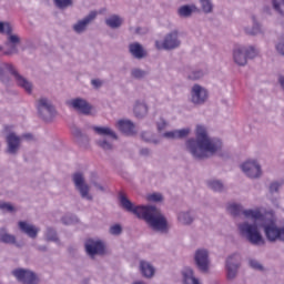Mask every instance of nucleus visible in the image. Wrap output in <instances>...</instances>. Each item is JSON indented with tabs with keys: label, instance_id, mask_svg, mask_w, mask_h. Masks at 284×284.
<instances>
[{
	"label": "nucleus",
	"instance_id": "f257e3e1",
	"mask_svg": "<svg viewBox=\"0 0 284 284\" xmlns=\"http://www.w3.org/2000/svg\"><path fill=\"white\" fill-rule=\"evenodd\" d=\"M119 201L122 210L145 221L153 232L170 234V222H168V217L163 214L161 209L155 205H134L123 193H119Z\"/></svg>",
	"mask_w": 284,
	"mask_h": 284
},
{
	"label": "nucleus",
	"instance_id": "f03ea898",
	"mask_svg": "<svg viewBox=\"0 0 284 284\" xmlns=\"http://www.w3.org/2000/svg\"><path fill=\"white\" fill-rule=\"evenodd\" d=\"M186 152L195 161H206L212 159L216 152L223 148V142L219 139L210 138L207 129L204 125L197 124L195 129V138H190L185 141Z\"/></svg>",
	"mask_w": 284,
	"mask_h": 284
},
{
	"label": "nucleus",
	"instance_id": "7ed1b4c3",
	"mask_svg": "<svg viewBox=\"0 0 284 284\" xmlns=\"http://www.w3.org/2000/svg\"><path fill=\"white\" fill-rule=\"evenodd\" d=\"M237 229L241 236L248 241L251 245H255L257 247L265 245V237H263V234L258 229V224L243 222L237 225Z\"/></svg>",
	"mask_w": 284,
	"mask_h": 284
},
{
	"label": "nucleus",
	"instance_id": "20e7f679",
	"mask_svg": "<svg viewBox=\"0 0 284 284\" xmlns=\"http://www.w3.org/2000/svg\"><path fill=\"white\" fill-rule=\"evenodd\" d=\"M0 34H7V41L4 45L9 48L4 51V54H19V45H21V38L12 33V24L10 22H0Z\"/></svg>",
	"mask_w": 284,
	"mask_h": 284
},
{
	"label": "nucleus",
	"instance_id": "39448f33",
	"mask_svg": "<svg viewBox=\"0 0 284 284\" xmlns=\"http://www.w3.org/2000/svg\"><path fill=\"white\" fill-rule=\"evenodd\" d=\"M72 183L79 192L81 199H84V201H94V195L90 193L91 186L88 184V181L85 180V174L81 171H78L71 175Z\"/></svg>",
	"mask_w": 284,
	"mask_h": 284
},
{
	"label": "nucleus",
	"instance_id": "423d86ee",
	"mask_svg": "<svg viewBox=\"0 0 284 284\" xmlns=\"http://www.w3.org/2000/svg\"><path fill=\"white\" fill-rule=\"evenodd\" d=\"M181 31L179 29H174L166 33L163 38V41H155V47L158 50H176L181 45Z\"/></svg>",
	"mask_w": 284,
	"mask_h": 284
},
{
	"label": "nucleus",
	"instance_id": "0eeeda50",
	"mask_svg": "<svg viewBox=\"0 0 284 284\" xmlns=\"http://www.w3.org/2000/svg\"><path fill=\"white\" fill-rule=\"evenodd\" d=\"M38 116L42 121H52L57 116V109L48 98H40L37 102Z\"/></svg>",
	"mask_w": 284,
	"mask_h": 284
},
{
	"label": "nucleus",
	"instance_id": "6e6552de",
	"mask_svg": "<svg viewBox=\"0 0 284 284\" xmlns=\"http://www.w3.org/2000/svg\"><path fill=\"white\" fill-rule=\"evenodd\" d=\"M12 276H14L16 281L18 283H23V284H39V275L34 273L32 270L29 268H14L11 271Z\"/></svg>",
	"mask_w": 284,
	"mask_h": 284
},
{
	"label": "nucleus",
	"instance_id": "1a4fd4ad",
	"mask_svg": "<svg viewBox=\"0 0 284 284\" xmlns=\"http://www.w3.org/2000/svg\"><path fill=\"white\" fill-rule=\"evenodd\" d=\"M193 261L199 272H202V274L210 272V251L207 248H197L194 253Z\"/></svg>",
	"mask_w": 284,
	"mask_h": 284
},
{
	"label": "nucleus",
	"instance_id": "9d476101",
	"mask_svg": "<svg viewBox=\"0 0 284 284\" xmlns=\"http://www.w3.org/2000/svg\"><path fill=\"white\" fill-rule=\"evenodd\" d=\"M84 250L90 258L103 256L105 254V244L101 240L88 239L84 242Z\"/></svg>",
	"mask_w": 284,
	"mask_h": 284
},
{
	"label": "nucleus",
	"instance_id": "9b49d317",
	"mask_svg": "<svg viewBox=\"0 0 284 284\" xmlns=\"http://www.w3.org/2000/svg\"><path fill=\"white\" fill-rule=\"evenodd\" d=\"M190 94V101L193 103V105H205V103H207V99L210 98L207 89L201 84H193Z\"/></svg>",
	"mask_w": 284,
	"mask_h": 284
},
{
	"label": "nucleus",
	"instance_id": "f8f14e48",
	"mask_svg": "<svg viewBox=\"0 0 284 284\" xmlns=\"http://www.w3.org/2000/svg\"><path fill=\"white\" fill-rule=\"evenodd\" d=\"M6 143H7V148H6V154H9V156H17V154H19V152H21V136L18 135L14 132H9L6 135Z\"/></svg>",
	"mask_w": 284,
	"mask_h": 284
},
{
	"label": "nucleus",
	"instance_id": "ddd939ff",
	"mask_svg": "<svg viewBox=\"0 0 284 284\" xmlns=\"http://www.w3.org/2000/svg\"><path fill=\"white\" fill-rule=\"evenodd\" d=\"M65 105L88 116L92 112V105L83 98H73L65 101Z\"/></svg>",
	"mask_w": 284,
	"mask_h": 284
},
{
	"label": "nucleus",
	"instance_id": "4468645a",
	"mask_svg": "<svg viewBox=\"0 0 284 284\" xmlns=\"http://www.w3.org/2000/svg\"><path fill=\"white\" fill-rule=\"evenodd\" d=\"M241 170L248 179H261L263 176V169L255 160L244 162L241 165Z\"/></svg>",
	"mask_w": 284,
	"mask_h": 284
},
{
	"label": "nucleus",
	"instance_id": "2eb2a0df",
	"mask_svg": "<svg viewBox=\"0 0 284 284\" xmlns=\"http://www.w3.org/2000/svg\"><path fill=\"white\" fill-rule=\"evenodd\" d=\"M97 19V11L89 12L83 19L79 20L75 24H73V30L77 34H83L85 30H88V26L92 23Z\"/></svg>",
	"mask_w": 284,
	"mask_h": 284
},
{
	"label": "nucleus",
	"instance_id": "dca6fc26",
	"mask_svg": "<svg viewBox=\"0 0 284 284\" xmlns=\"http://www.w3.org/2000/svg\"><path fill=\"white\" fill-rule=\"evenodd\" d=\"M252 27L246 26L244 27V32L248 37H256L258 34H263V24L258 21L255 14L251 16Z\"/></svg>",
	"mask_w": 284,
	"mask_h": 284
},
{
	"label": "nucleus",
	"instance_id": "f3484780",
	"mask_svg": "<svg viewBox=\"0 0 284 284\" xmlns=\"http://www.w3.org/2000/svg\"><path fill=\"white\" fill-rule=\"evenodd\" d=\"M192 130L190 128L174 130V131H168L163 133L164 139H169L171 141H176L181 139H187L191 134Z\"/></svg>",
	"mask_w": 284,
	"mask_h": 284
},
{
	"label": "nucleus",
	"instance_id": "a211bd4d",
	"mask_svg": "<svg viewBox=\"0 0 284 284\" xmlns=\"http://www.w3.org/2000/svg\"><path fill=\"white\" fill-rule=\"evenodd\" d=\"M12 77L19 88H22L28 94H32V82L23 77L19 71H12Z\"/></svg>",
	"mask_w": 284,
	"mask_h": 284
},
{
	"label": "nucleus",
	"instance_id": "6ab92c4d",
	"mask_svg": "<svg viewBox=\"0 0 284 284\" xmlns=\"http://www.w3.org/2000/svg\"><path fill=\"white\" fill-rule=\"evenodd\" d=\"M19 230L22 232V234H26L29 236V239H37L39 236V227H37L34 224H30L26 221H20L18 223Z\"/></svg>",
	"mask_w": 284,
	"mask_h": 284
},
{
	"label": "nucleus",
	"instance_id": "aec40b11",
	"mask_svg": "<svg viewBox=\"0 0 284 284\" xmlns=\"http://www.w3.org/2000/svg\"><path fill=\"white\" fill-rule=\"evenodd\" d=\"M129 52L133 59H145L148 57V51L143 48V45L139 42H132L129 44Z\"/></svg>",
	"mask_w": 284,
	"mask_h": 284
},
{
	"label": "nucleus",
	"instance_id": "412c9836",
	"mask_svg": "<svg viewBox=\"0 0 284 284\" xmlns=\"http://www.w3.org/2000/svg\"><path fill=\"white\" fill-rule=\"evenodd\" d=\"M0 243H3L4 245H14L16 247H21V244L17 242V236L10 234L6 227H0Z\"/></svg>",
	"mask_w": 284,
	"mask_h": 284
},
{
	"label": "nucleus",
	"instance_id": "4be33fe9",
	"mask_svg": "<svg viewBox=\"0 0 284 284\" xmlns=\"http://www.w3.org/2000/svg\"><path fill=\"white\" fill-rule=\"evenodd\" d=\"M92 130L95 134H99V136H103V139L119 141V135H116V132H114L110 126H92Z\"/></svg>",
	"mask_w": 284,
	"mask_h": 284
},
{
	"label": "nucleus",
	"instance_id": "5701e85b",
	"mask_svg": "<svg viewBox=\"0 0 284 284\" xmlns=\"http://www.w3.org/2000/svg\"><path fill=\"white\" fill-rule=\"evenodd\" d=\"M233 60L236 65L245 67L247 65V55L245 54V47H236L233 50Z\"/></svg>",
	"mask_w": 284,
	"mask_h": 284
},
{
	"label": "nucleus",
	"instance_id": "b1692460",
	"mask_svg": "<svg viewBox=\"0 0 284 284\" xmlns=\"http://www.w3.org/2000/svg\"><path fill=\"white\" fill-rule=\"evenodd\" d=\"M72 134L74 139L77 140V143L80 145V148L88 149L90 148V136L88 134L81 132V129L73 128Z\"/></svg>",
	"mask_w": 284,
	"mask_h": 284
},
{
	"label": "nucleus",
	"instance_id": "393cba45",
	"mask_svg": "<svg viewBox=\"0 0 284 284\" xmlns=\"http://www.w3.org/2000/svg\"><path fill=\"white\" fill-rule=\"evenodd\" d=\"M17 69H14V65L8 62H2L0 63V81L2 83H10V77L8 75L7 72H10L12 75V72H16Z\"/></svg>",
	"mask_w": 284,
	"mask_h": 284
},
{
	"label": "nucleus",
	"instance_id": "a878e982",
	"mask_svg": "<svg viewBox=\"0 0 284 284\" xmlns=\"http://www.w3.org/2000/svg\"><path fill=\"white\" fill-rule=\"evenodd\" d=\"M139 267L144 278H154V274H156V268H154V266L150 262L142 260L140 261Z\"/></svg>",
	"mask_w": 284,
	"mask_h": 284
},
{
	"label": "nucleus",
	"instance_id": "bb28decb",
	"mask_svg": "<svg viewBox=\"0 0 284 284\" xmlns=\"http://www.w3.org/2000/svg\"><path fill=\"white\" fill-rule=\"evenodd\" d=\"M194 13L199 14V7L196 4H184L178 9L179 17L183 19H190Z\"/></svg>",
	"mask_w": 284,
	"mask_h": 284
},
{
	"label": "nucleus",
	"instance_id": "cd10ccee",
	"mask_svg": "<svg viewBox=\"0 0 284 284\" xmlns=\"http://www.w3.org/2000/svg\"><path fill=\"white\" fill-rule=\"evenodd\" d=\"M148 104L145 101L136 100L133 106V114L136 119H145L148 116Z\"/></svg>",
	"mask_w": 284,
	"mask_h": 284
},
{
	"label": "nucleus",
	"instance_id": "c85d7f7f",
	"mask_svg": "<svg viewBox=\"0 0 284 284\" xmlns=\"http://www.w3.org/2000/svg\"><path fill=\"white\" fill-rule=\"evenodd\" d=\"M104 22L108 28H111L112 30H119V28L123 26V18H121L119 14H112L106 18Z\"/></svg>",
	"mask_w": 284,
	"mask_h": 284
},
{
	"label": "nucleus",
	"instance_id": "c756f323",
	"mask_svg": "<svg viewBox=\"0 0 284 284\" xmlns=\"http://www.w3.org/2000/svg\"><path fill=\"white\" fill-rule=\"evenodd\" d=\"M118 129L123 134H134V123L130 120H120L118 121Z\"/></svg>",
	"mask_w": 284,
	"mask_h": 284
},
{
	"label": "nucleus",
	"instance_id": "7c9ffc66",
	"mask_svg": "<svg viewBox=\"0 0 284 284\" xmlns=\"http://www.w3.org/2000/svg\"><path fill=\"white\" fill-rule=\"evenodd\" d=\"M199 14H212L214 12V2L212 0H199Z\"/></svg>",
	"mask_w": 284,
	"mask_h": 284
},
{
	"label": "nucleus",
	"instance_id": "2f4dec72",
	"mask_svg": "<svg viewBox=\"0 0 284 284\" xmlns=\"http://www.w3.org/2000/svg\"><path fill=\"white\" fill-rule=\"evenodd\" d=\"M111 138H102L100 140H97L98 148H101L104 152H112L114 150V143Z\"/></svg>",
	"mask_w": 284,
	"mask_h": 284
},
{
	"label": "nucleus",
	"instance_id": "473e14b6",
	"mask_svg": "<svg viewBox=\"0 0 284 284\" xmlns=\"http://www.w3.org/2000/svg\"><path fill=\"white\" fill-rule=\"evenodd\" d=\"M206 185L209 190L213 192L223 193L225 191V184L221 180H209L206 181Z\"/></svg>",
	"mask_w": 284,
	"mask_h": 284
},
{
	"label": "nucleus",
	"instance_id": "72a5a7b5",
	"mask_svg": "<svg viewBox=\"0 0 284 284\" xmlns=\"http://www.w3.org/2000/svg\"><path fill=\"white\" fill-rule=\"evenodd\" d=\"M178 221L181 225H192L194 223V215L190 211H182L178 214Z\"/></svg>",
	"mask_w": 284,
	"mask_h": 284
},
{
	"label": "nucleus",
	"instance_id": "f704fd0d",
	"mask_svg": "<svg viewBox=\"0 0 284 284\" xmlns=\"http://www.w3.org/2000/svg\"><path fill=\"white\" fill-rule=\"evenodd\" d=\"M226 210L231 214V216H241L245 209H243V205L241 203L230 202L227 203Z\"/></svg>",
	"mask_w": 284,
	"mask_h": 284
},
{
	"label": "nucleus",
	"instance_id": "c9c22d12",
	"mask_svg": "<svg viewBox=\"0 0 284 284\" xmlns=\"http://www.w3.org/2000/svg\"><path fill=\"white\" fill-rule=\"evenodd\" d=\"M44 236L48 243H59V234L57 233V230L52 226L47 227Z\"/></svg>",
	"mask_w": 284,
	"mask_h": 284
},
{
	"label": "nucleus",
	"instance_id": "e433bc0d",
	"mask_svg": "<svg viewBox=\"0 0 284 284\" xmlns=\"http://www.w3.org/2000/svg\"><path fill=\"white\" fill-rule=\"evenodd\" d=\"M271 8L276 14L284 17V0H271Z\"/></svg>",
	"mask_w": 284,
	"mask_h": 284
},
{
	"label": "nucleus",
	"instance_id": "4c0bfd02",
	"mask_svg": "<svg viewBox=\"0 0 284 284\" xmlns=\"http://www.w3.org/2000/svg\"><path fill=\"white\" fill-rule=\"evenodd\" d=\"M243 216H245V219H254L255 221H258L263 219V213H261L260 210L248 209L243 211Z\"/></svg>",
	"mask_w": 284,
	"mask_h": 284
},
{
	"label": "nucleus",
	"instance_id": "58836bf2",
	"mask_svg": "<svg viewBox=\"0 0 284 284\" xmlns=\"http://www.w3.org/2000/svg\"><path fill=\"white\" fill-rule=\"evenodd\" d=\"M204 77H205V71H203V69H195V70H192L186 75V79H189V81H199V80L203 79Z\"/></svg>",
	"mask_w": 284,
	"mask_h": 284
},
{
	"label": "nucleus",
	"instance_id": "ea45409f",
	"mask_svg": "<svg viewBox=\"0 0 284 284\" xmlns=\"http://www.w3.org/2000/svg\"><path fill=\"white\" fill-rule=\"evenodd\" d=\"M148 74H150V72L140 69V68H133L131 70V77L132 79H136L138 81H141V79H145V77H148Z\"/></svg>",
	"mask_w": 284,
	"mask_h": 284
},
{
	"label": "nucleus",
	"instance_id": "a19ab883",
	"mask_svg": "<svg viewBox=\"0 0 284 284\" xmlns=\"http://www.w3.org/2000/svg\"><path fill=\"white\" fill-rule=\"evenodd\" d=\"M239 265H234V264H229L226 265V276L229 278V281H234V278H236L237 274H239Z\"/></svg>",
	"mask_w": 284,
	"mask_h": 284
},
{
	"label": "nucleus",
	"instance_id": "79ce46f5",
	"mask_svg": "<svg viewBox=\"0 0 284 284\" xmlns=\"http://www.w3.org/2000/svg\"><path fill=\"white\" fill-rule=\"evenodd\" d=\"M142 141H145V143H153V145H159L161 141L159 139L154 138V134L150 132H142L141 133Z\"/></svg>",
	"mask_w": 284,
	"mask_h": 284
},
{
	"label": "nucleus",
	"instance_id": "37998d69",
	"mask_svg": "<svg viewBox=\"0 0 284 284\" xmlns=\"http://www.w3.org/2000/svg\"><path fill=\"white\" fill-rule=\"evenodd\" d=\"M61 223H63V225H77V223H79V217L74 214H67L61 217Z\"/></svg>",
	"mask_w": 284,
	"mask_h": 284
},
{
	"label": "nucleus",
	"instance_id": "c03bdc74",
	"mask_svg": "<svg viewBox=\"0 0 284 284\" xmlns=\"http://www.w3.org/2000/svg\"><path fill=\"white\" fill-rule=\"evenodd\" d=\"M244 54H246V59H256L258 50L254 45L244 47Z\"/></svg>",
	"mask_w": 284,
	"mask_h": 284
},
{
	"label": "nucleus",
	"instance_id": "a18cd8bd",
	"mask_svg": "<svg viewBox=\"0 0 284 284\" xmlns=\"http://www.w3.org/2000/svg\"><path fill=\"white\" fill-rule=\"evenodd\" d=\"M0 212L12 214L13 212H17V209L10 202L0 201Z\"/></svg>",
	"mask_w": 284,
	"mask_h": 284
},
{
	"label": "nucleus",
	"instance_id": "49530a36",
	"mask_svg": "<svg viewBox=\"0 0 284 284\" xmlns=\"http://www.w3.org/2000/svg\"><path fill=\"white\" fill-rule=\"evenodd\" d=\"M226 265H237L241 267V254L234 253L226 258Z\"/></svg>",
	"mask_w": 284,
	"mask_h": 284
},
{
	"label": "nucleus",
	"instance_id": "de8ad7c7",
	"mask_svg": "<svg viewBox=\"0 0 284 284\" xmlns=\"http://www.w3.org/2000/svg\"><path fill=\"white\" fill-rule=\"evenodd\" d=\"M53 3L59 8V10H65L67 8H72L73 6L72 0H53Z\"/></svg>",
	"mask_w": 284,
	"mask_h": 284
},
{
	"label": "nucleus",
	"instance_id": "09e8293b",
	"mask_svg": "<svg viewBox=\"0 0 284 284\" xmlns=\"http://www.w3.org/2000/svg\"><path fill=\"white\" fill-rule=\"evenodd\" d=\"M146 201H149V203H162L163 194L161 193L149 194L146 195Z\"/></svg>",
	"mask_w": 284,
	"mask_h": 284
},
{
	"label": "nucleus",
	"instance_id": "8fccbe9b",
	"mask_svg": "<svg viewBox=\"0 0 284 284\" xmlns=\"http://www.w3.org/2000/svg\"><path fill=\"white\" fill-rule=\"evenodd\" d=\"M248 265L252 267V270H256L257 272H263L264 270L263 264L254 258L248 260Z\"/></svg>",
	"mask_w": 284,
	"mask_h": 284
},
{
	"label": "nucleus",
	"instance_id": "3c124183",
	"mask_svg": "<svg viewBox=\"0 0 284 284\" xmlns=\"http://www.w3.org/2000/svg\"><path fill=\"white\" fill-rule=\"evenodd\" d=\"M109 232L112 234V236H120V234L123 233V227L121 224H115L110 227Z\"/></svg>",
	"mask_w": 284,
	"mask_h": 284
},
{
	"label": "nucleus",
	"instance_id": "603ef678",
	"mask_svg": "<svg viewBox=\"0 0 284 284\" xmlns=\"http://www.w3.org/2000/svg\"><path fill=\"white\" fill-rule=\"evenodd\" d=\"M268 190H270L271 194H274V193L278 192V190H281V183H278V182H272V183L270 184Z\"/></svg>",
	"mask_w": 284,
	"mask_h": 284
},
{
	"label": "nucleus",
	"instance_id": "864d4df0",
	"mask_svg": "<svg viewBox=\"0 0 284 284\" xmlns=\"http://www.w3.org/2000/svg\"><path fill=\"white\" fill-rule=\"evenodd\" d=\"M165 128H168V121L161 118L160 121L158 122V132H163Z\"/></svg>",
	"mask_w": 284,
	"mask_h": 284
},
{
	"label": "nucleus",
	"instance_id": "5fc2aeb1",
	"mask_svg": "<svg viewBox=\"0 0 284 284\" xmlns=\"http://www.w3.org/2000/svg\"><path fill=\"white\" fill-rule=\"evenodd\" d=\"M21 142L22 141H34V135L32 133H23L20 135Z\"/></svg>",
	"mask_w": 284,
	"mask_h": 284
},
{
	"label": "nucleus",
	"instance_id": "6e6d98bb",
	"mask_svg": "<svg viewBox=\"0 0 284 284\" xmlns=\"http://www.w3.org/2000/svg\"><path fill=\"white\" fill-rule=\"evenodd\" d=\"M275 48L276 52H278L281 57H284V41H280Z\"/></svg>",
	"mask_w": 284,
	"mask_h": 284
},
{
	"label": "nucleus",
	"instance_id": "4d7b16f0",
	"mask_svg": "<svg viewBox=\"0 0 284 284\" xmlns=\"http://www.w3.org/2000/svg\"><path fill=\"white\" fill-rule=\"evenodd\" d=\"M130 32H133V34H145V31H143V28L141 27H136V28L131 27Z\"/></svg>",
	"mask_w": 284,
	"mask_h": 284
},
{
	"label": "nucleus",
	"instance_id": "13d9d810",
	"mask_svg": "<svg viewBox=\"0 0 284 284\" xmlns=\"http://www.w3.org/2000/svg\"><path fill=\"white\" fill-rule=\"evenodd\" d=\"M91 185H93V187H95L97 190H99L100 192H105V186L101 185V183L97 182V181H92Z\"/></svg>",
	"mask_w": 284,
	"mask_h": 284
},
{
	"label": "nucleus",
	"instance_id": "bf43d9fd",
	"mask_svg": "<svg viewBox=\"0 0 284 284\" xmlns=\"http://www.w3.org/2000/svg\"><path fill=\"white\" fill-rule=\"evenodd\" d=\"M91 84L93 85V88H101V85H103V82L100 79H93L91 80Z\"/></svg>",
	"mask_w": 284,
	"mask_h": 284
},
{
	"label": "nucleus",
	"instance_id": "052dcab7",
	"mask_svg": "<svg viewBox=\"0 0 284 284\" xmlns=\"http://www.w3.org/2000/svg\"><path fill=\"white\" fill-rule=\"evenodd\" d=\"M140 154L141 156H150V154H152V151H150V149L148 148H143L140 150Z\"/></svg>",
	"mask_w": 284,
	"mask_h": 284
},
{
	"label": "nucleus",
	"instance_id": "680f3d73",
	"mask_svg": "<svg viewBox=\"0 0 284 284\" xmlns=\"http://www.w3.org/2000/svg\"><path fill=\"white\" fill-rule=\"evenodd\" d=\"M38 252H48V246L47 245H39L37 246Z\"/></svg>",
	"mask_w": 284,
	"mask_h": 284
},
{
	"label": "nucleus",
	"instance_id": "e2e57ef3",
	"mask_svg": "<svg viewBox=\"0 0 284 284\" xmlns=\"http://www.w3.org/2000/svg\"><path fill=\"white\" fill-rule=\"evenodd\" d=\"M278 83H280V85L283 88V90H284V77L283 75H280L278 77Z\"/></svg>",
	"mask_w": 284,
	"mask_h": 284
},
{
	"label": "nucleus",
	"instance_id": "0e129e2a",
	"mask_svg": "<svg viewBox=\"0 0 284 284\" xmlns=\"http://www.w3.org/2000/svg\"><path fill=\"white\" fill-rule=\"evenodd\" d=\"M264 12H266L267 14H270L272 12V9H270V7L264 8Z\"/></svg>",
	"mask_w": 284,
	"mask_h": 284
},
{
	"label": "nucleus",
	"instance_id": "69168bd1",
	"mask_svg": "<svg viewBox=\"0 0 284 284\" xmlns=\"http://www.w3.org/2000/svg\"><path fill=\"white\" fill-rule=\"evenodd\" d=\"M83 284H90V280H84Z\"/></svg>",
	"mask_w": 284,
	"mask_h": 284
},
{
	"label": "nucleus",
	"instance_id": "338daca9",
	"mask_svg": "<svg viewBox=\"0 0 284 284\" xmlns=\"http://www.w3.org/2000/svg\"><path fill=\"white\" fill-rule=\"evenodd\" d=\"M0 52H3V47L0 45Z\"/></svg>",
	"mask_w": 284,
	"mask_h": 284
}]
</instances>
